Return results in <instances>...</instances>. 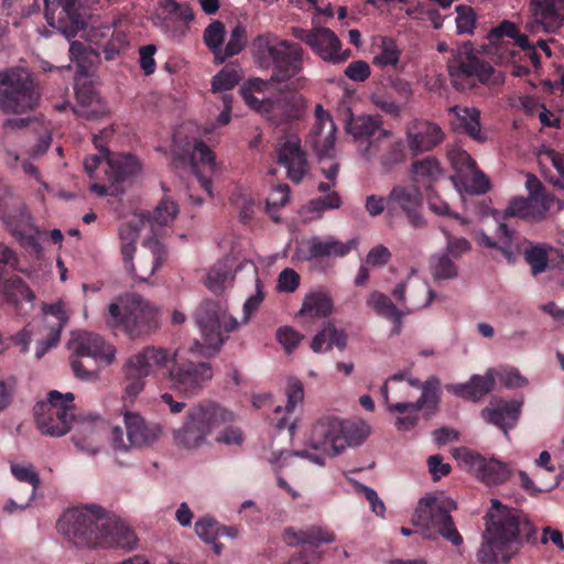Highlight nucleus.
Here are the masks:
<instances>
[{
  "label": "nucleus",
  "mask_w": 564,
  "mask_h": 564,
  "mask_svg": "<svg viewBox=\"0 0 564 564\" xmlns=\"http://www.w3.org/2000/svg\"><path fill=\"white\" fill-rule=\"evenodd\" d=\"M278 163L285 167L288 177L300 183L310 171V164L301 140L296 135L286 138L278 148Z\"/></svg>",
  "instance_id": "5701e85b"
},
{
  "label": "nucleus",
  "mask_w": 564,
  "mask_h": 564,
  "mask_svg": "<svg viewBox=\"0 0 564 564\" xmlns=\"http://www.w3.org/2000/svg\"><path fill=\"white\" fill-rule=\"evenodd\" d=\"M105 155L107 180L112 182V185H118L119 188H122V183L135 176L141 170L135 155L129 153L112 154L109 150H105Z\"/></svg>",
  "instance_id": "cd10ccee"
},
{
  "label": "nucleus",
  "mask_w": 564,
  "mask_h": 564,
  "mask_svg": "<svg viewBox=\"0 0 564 564\" xmlns=\"http://www.w3.org/2000/svg\"><path fill=\"white\" fill-rule=\"evenodd\" d=\"M552 248L546 243L530 245L524 252L523 258L530 265L531 273L536 276L543 273L549 267V252Z\"/></svg>",
  "instance_id": "c03bdc74"
},
{
  "label": "nucleus",
  "mask_w": 564,
  "mask_h": 564,
  "mask_svg": "<svg viewBox=\"0 0 564 564\" xmlns=\"http://www.w3.org/2000/svg\"><path fill=\"white\" fill-rule=\"evenodd\" d=\"M189 354L191 358H184L180 350L171 355L167 349L148 346L129 357L123 366L124 398L135 399L155 368H170L172 389L185 397L196 395L212 380L214 371L208 361L197 359L194 348H191Z\"/></svg>",
  "instance_id": "f257e3e1"
},
{
  "label": "nucleus",
  "mask_w": 564,
  "mask_h": 564,
  "mask_svg": "<svg viewBox=\"0 0 564 564\" xmlns=\"http://www.w3.org/2000/svg\"><path fill=\"white\" fill-rule=\"evenodd\" d=\"M469 380L473 386L474 395L478 401L492 391L496 383L495 369H488L484 376L474 375Z\"/></svg>",
  "instance_id": "052dcab7"
},
{
  "label": "nucleus",
  "mask_w": 564,
  "mask_h": 564,
  "mask_svg": "<svg viewBox=\"0 0 564 564\" xmlns=\"http://www.w3.org/2000/svg\"><path fill=\"white\" fill-rule=\"evenodd\" d=\"M283 538L288 545L307 544L314 547L313 550L322 544L333 543L336 540V535L332 530L319 525H311L299 531L288 528L284 530Z\"/></svg>",
  "instance_id": "f704fd0d"
},
{
  "label": "nucleus",
  "mask_w": 564,
  "mask_h": 564,
  "mask_svg": "<svg viewBox=\"0 0 564 564\" xmlns=\"http://www.w3.org/2000/svg\"><path fill=\"white\" fill-rule=\"evenodd\" d=\"M247 44V32L245 26L237 24L230 32V37L225 47L221 50L219 63H224L227 58L239 54Z\"/></svg>",
  "instance_id": "603ef678"
},
{
  "label": "nucleus",
  "mask_w": 564,
  "mask_h": 564,
  "mask_svg": "<svg viewBox=\"0 0 564 564\" xmlns=\"http://www.w3.org/2000/svg\"><path fill=\"white\" fill-rule=\"evenodd\" d=\"M496 378L508 389L522 388L528 384L527 378H524L516 368L499 371L495 370V379Z\"/></svg>",
  "instance_id": "69168bd1"
},
{
  "label": "nucleus",
  "mask_w": 564,
  "mask_h": 564,
  "mask_svg": "<svg viewBox=\"0 0 564 564\" xmlns=\"http://www.w3.org/2000/svg\"><path fill=\"white\" fill-rule=\"evenodd\" d=\"M367 304L379 315L394 324L393 333L399 334L402 325L403 314L395 307L389 296L375 291L370 294Z\"/></svg>",
  "instance_id": "37998d69"
},
{
  "label": "nucleus",
  "mask_w": 564,
  "mask_h": 564,
  "mask_svg": "<svg viewBox=\"0 0 564 564\" xmlns=\"http://www.w3.org/2000/svg\"><path fill=\"white\" fill-rule=\"evenodd\" d=\"M550 203L547 199H535L531 197L512 198L503 212V217H517L522 220L539 223L546 217Z\"/></svg>",
  "instance_id": "7c9ffc66"
},
{
  "label": "nucleus",
  "mask_w": 564,
  "mask_h": 564,
  "mask_svg": "<svg viewBox=\"0 0 564 564\" xmlns=\"http://www.w3.org/2000/svg\"><path fill=\"white\" fill-rule=\"evenodd\" d=\"M230 276L229 270L223 265L218 264L213 267L206 276V286L215 294L221 293L226 288V282Z\"/></svg>",
  "instance_id": "13d9d810"
},
{
  "label": "nucleus",
  "mask_w": 564,
  "mask_h": 564,
  "mask_svg": "<svg viewBox=\"0 0 564 564\" xmlns=\"http://www.w3.org/2000/svg\"><path fill=\"white\" fill-rule=\"evenodd\" d=\"M292 35L307 44L323 61L332 64L344 63L351 54L349 48L341 50L339 39L328 28H317L313 30L292 28Z\"/></svg>",
  "instance_id": "f3484780"
},
{
  "label": "nucleus",
  "mask_w": 564,
  "mask_h": 564,
  "mask_svg": "<svg viewBox=\"0 0 564 564\" xmlns=\"http://www.w3.org/2000/svg\"><path fill=\"white\" fill-rule=\"evenodd\" d=\"M4 223L12 236L15 237L19 241L32 247L35 250L40 248V245L33 236L31 217L25 209L21 208L14 213L8 214L4 217Z\"/></svg>",
  "instance_id": "58836bf2"
},
{
  "label": "nucleus",
  "mask_w": 564,
  "mask_h": 564,
  "mask_svg": "<svg viewBox=\"0 0 564 564\" xmlns=\"http://www.w3.org/2000/svg\"><path fill=\"white\" fill-rule=\"evenodd\" d=\"M389 219L404 218L415 229H425L427 220L423 213V193L416 184H395L388 194Z\"/></svg>",
  "instance_id": "ddd939ff"
},
{
  "label": "nucleus",
  "mask_w": 564,
  "mask_h": 564,
  "mask_svg": "<svg viewBox=\"0 0 564 564\" xmlns=\"http://www.w3.org/2000/svg\"><path fill=\"white\" fill-rule=\"evenodd\" d=\"M252 56L261 69L271 70L270 82L285 83L303 70L304 50L296 43L276 34H259L251 43Z\"/></svg>",
  "instance_id": "20e7f679"
},
{
  "label": "nucleus",
  "mask_w": 564,
  "mask_h": 564,
  "mask_svg": "<svg viewBox=\"0 0 564 564\" xmlns=\"http://www.w3.org/2000/svg\"><path fill=\"white\" fill-rule=\"evenodd\" d=\"M442 172L441 164L434 156L416 160L411 166L413 184L421 183L426 189L442 176Z\"/></svg>",
  "instance_id": "a19ab883"
},
{
  "label": "nucleus",
  "mask_w": 564,
  "mask_h": 564,
  "mask_svg": "<svg viewBox=\"0 0 564 564\" xmlns=\"http://www.w3.org/2000/svg\"><path fill=\"white\" fill-rule=\"evenodd\" d=\"M76 105L74 112L78 117L97 119L106 113V107L91 83L76 84L75 86Z\"/></svg>",
  "instance_id": "72a5a7b5"
},
{
  "label": "nucleus",
  "mask_w": 564,
  "mask_h": 564,
  "mask_svg": "<svg viewBox=\"0 0 564 564\" xmlns=\"http://www.w3.org/2000/svg\"><path fill=\"white\" fill-rule=\"evenodd\" d=\"M220 523L213 517L205 516L195 523L196 534L205 542H214L218 539Z\"/></svg>",
  "instance_id": "680f3d73"
},
{
  "label": "nucleus",
  "mask_w": 564,
  "mask_h": 564,
  "mask_svg": "<svg viewBox=\"0 0 564 564\" xmlns=\"http://www.w3.org/2000/svg\"><path fill=\"white\" fill-rule=\"evenodd\" d=\"M487 39L489 45L496 48L501 59L513 63L512 75L521 77L530 72L528 66L518 64L517 56L520 52H517L516 47L520 48L523 56L530 61L535 70L540 68V53L536 52L535 46L530 43L528 36L522 34L513 22L508 20L502 21L499 25L490 30Z\"/></svg>",
  "instance_id": "9d476101"
},
{
  "label": "nucleus",
  "mask_w": 564,
  "mask_h": 564,
  "mask_svg": "<svg viewBox=\"0 0 564 564\" xmlns=\"http://www.w3.org/2000/svg\"><path fill=\"white\" fill-rule=\"evenodd\" d=\"M272 112L269 120L280 126L293 120H299L303 113V98L294 93H281L271 98Z\"/></svg>",
  "instance_id": "473e14b6"
},
{
  "label": "nucleus",
  "mask_w": 564,
  "mask_h": 564,
  "mask_svg": "<svg viewBox=\"0 0 564 564\" xmlns=\"http://www.w3.org/2000/svg\"><path fill=\"white\" fill-rule=\"evenodd\" d=\"M456 29L458 34L473 35L477 23V14L470 6L459 4L456 7Z\"/></svg>",
  "instance_id": "5fc2aeb1"
},
{
  "label": "nucleus",
  "mask_w": 564,
  "mask_h": 564,
  "mask_svg": "<svg viewBox=\"0 0 564 564\" xmlns=\"http://www.w3.org/2000/svg\"><path fill=\"white\" fill-rule=\"evenodd\" d=\"M58 531L76 547L133 550L137 536L123 521L91 505L66 511L57 521Z\"/></svg>",
  "instance_id": "f03ea898"
},
{
  "label": "nucleus",
  "mask_w": 564,
  "mask_h": 564,
  "mask_svg": "<svg viewBox=\"0 0 564 564\" xmlns=\"http://www.w3.org/2000/svg\"><path fill=\"white\" fill-rule=\"evenodd\" d=\"M124 425L127 442L123 438L124 432L119 426L111 429V445L115 452H128L130 448H143L152 446L161 436L160 425L148 423L140 414L134 412L124 413Z\"/></svg>",
  "instance_id": "2eb2a0df"
},
{
  "label": "nucleus",
  "mask_w": 564,
  "mask_h": 564,
  "mask_svg": "<svg viewBox=\"0 0 564 564\" xmlns=\"http://www.w3.org/2000/svg\"><path fill=\"white\" fill-rule=\"evenodd\" d=\"M160 8L165 14V19L178 21L187 28L188 23L194 20V12L187 2H177L176 0H162Z\"/></svg>",
  "instance_id": "49530a36"
},
{
  "label": "nucleus",
  "mask_w": 564,
  "mask_h": 564,
  "mask_svg": "<svg viewBox=\"0 0 564 564\" xmlns=\"http://www.w3.org/2000/svg\"><path fill=\"white\" fill-rule=\"evenodd\" d=\"M334 303L330 295L325 291H316L305 295L300 316L328 317L333 313Z\"/></svg>",
  "instance_id": "ea45409f"
},
{
  "label": "nucleus",
  "mask_w": 564,
  "mask_h": 564,
  "mask_svg": "<svg viewBox=\"0 0 564 564\" xmlns=\"http://www.w3.org/2000/svg\"><path fill=\"white\" fill-rule=\"evenodd\" d=\"M405 135L413 156L434 150L445 138L442 128L437 123L424 119L411 121L406 126Z\"/></svg>",
  "instance_id": "aec40b11"
},
{
  "label": "nucleus",
  "mask_w": 564,
  "mask_h": 564,
  "mask_svg": "<svg viewBox=\"0 0 564 564\" xmlns=\"http://www.w3.org/2000/svg\"><path fill=\"white\" fill-rule=\"evenodd\" d=\"M286 405L284 409L276 406L271 423L275 425L279 431L288 429L291 435L294 434L295 420H291L294 409L297 404L302 403L304 399L303 383L297 379H290L286 387Z\"/></svg>",
  "instance_id": "c756f323"
},
{
  "label": "nucleus",
  "mask_w": 564,
  "mask_h": 564,
  "mask_svg": "<svg viewBox=\"0 0 564 564\" xmlns=\"http://www.w3.org/2000/svg\"><path fill=\"white\" fill-rule=\"evenodd\" d=\"M70 347L76 356L85 357L94 362L102 360L110 365L115 360L116 349L113 346L106 344L101 336L94 333L84 332L78 334L73 339Z\"/></svg>",
  "instance_id": "bb28decb"
},
{
  "label": "nucleus",
  "mask_w": 564,
  "mask_h": 564,
  "mask_svg": "<svg viewBox=\"0 0 564 564\" xmlns=\"http://www.w3.org/2000/svg\"><path fill=\"white\" fill-rule=\"evenodd\" d=\"M231 202L239 209L240 221L245 225L250 224L253 218L254 210H256L254 200L249 196L238 195V196H232Z\"/></svg>",
  "instance_id": "774afa93"
},
{
  "label": "nucleus",
  "mask_w": 564,
  "mask_h": 564,
  "mask_svg": "<svg viewBox=\"0 0 564 564\" xmlns=\"http://www.w3.org/2000/svg\"><path fill=\"white\" fill-rule=\"evenodd\" d=\"M446 238V251L444 253H448V257L454 259L460 258L464 253L468 252L471 249L470 242L466 238H457L454 237L448 230L445 228L441 229Z\"/></svg>",
  "instance_id": "0e129e2a"
},
{
  "label": "nucleus",
  "mask_w": 564,
  "mask_h": 564,
  "mask_svg": "<svg viewBox=\"0 0 564 564\" xmlns=\"http://www.w3.org/2000/svg\"><path fill=\"white\" fill-rule=\"evenodd\" d=\"M368 434L369 426L362 421L340 420L328 415L313 424L308 444L328 456H336L347 447L364 443Z\"/></svg>",
  "instance_id": "39448f33"
},
{
  "label": "nucleus",
  "mask_w": 564,
  "mask_h": 564,
  "mask_svg": "<svg viewBox=\"0 0 564 564\" xmlns=\"http://www.w3.org/2000/svg\"><path fill=\"white\" fill-rule=\"evenodd\" d=\"M105 322L130 338L150 334L159 327L156 308L138 294H126L111 302Z\"/></svg>",
  "instance_id": "423d86ee"
},
{
  "label": "nucleus",
  "mask_w": 564,
  "mask_h": 564,
  "mask_svg": "<svg viewBox=\"0 0 564 564\" xmlns=\"http://www.w3.org/2000/svg\"><path fill=\"white\" fill-rule=\"evenodd\" d=\"M12 475L19 480L32 486L30 490V499L34 498L36 489L40 487L41 479L33 466H24L19 464L11 465Z\"/></svg>",
  "instance_id": "bf43d9fd"
},
{
  "label": "nucleus",
  "mask_w": 564,
  "mask_h": 564,
  "mask_svg": "<svg viewBox=\"0 0 564 564\" xmlns=\"http://www.w3.org/2000/svg\"><path fill=\"white\" fill-rule=\"evenodd\" d=\"M372 104L387 115L399 117L402 104L395 98L389 87L379 88L371 95Z\"/></svg>",
  "instance_id": "09e8293b"
},
{
  "label": "nucleus",
  "mask_w": 564,
  "mask_h": 564,
  "mask_svg": "<svg viewBox=\"0 0 564 564\" xmlns=\"http://www.w3.org/2000/svg\"><path fill=\"white\" fill-rule=\"evenodd\" d=\"M234 420V414L213 401H202L186 413L183 425L174 432L177 445L198 448L216 430Z\"/></svg>",
  "instance_id": "0eeeda50"
},
{
  "label": "nucleus",
  "mask_w": 564,
  "mask_h": 564,
  "mask_svg": "<svg viewBox=\"0 0 564 564\" xmlns=\"http://www.w3.org/2000/svg\"><path fill=\"white\" fill-rule=\"evenodd\" d=\"M183 159H187L189 161L200 187L212 197V180L200 172L198 165L200 164L212 173L216 165V156L214 152L203 140L193 139V141H187L185 143L183 148Z\"/></svg>",
  "instance_id": "b1692460"
},
{
  "label": "nucleus",
  "mask_w": 564,
  "mask_h": 564,
  "mask_svg": "<svg viewBox=\"0 0 564 564\" xmlns=\"http://www.w3.org/2000/svg\"><path fill=\"white\" fill-rule=\"evenodd\" d=\"M241 79V69L237 65L225 66L212 82L213 91L232 89Z\"/></svg>",
  "instance_id": "3c124183"
},
{
  "label": "nucleus",
  "mask_w": 564,
  "mask_h": 564,
  "mask_svg": "<svg viewBox=\"0 0 564 564\" xmlns=\"http://www.w3.org/2000/svg\"><path fill=\"white\" fill-rule=\"evenodd\" d=\"M431 273L434 280H453L458 275V268L448 253L432 256L430 260Z\"/></svg>",
  "instance_id": "a18cd8bd"
},
{
  "label": "nucleus",
  "mask_w": 564,
  "mask_h": 564,
  "mask_svg": "<svg viewBox=\"0 0 564 564\" xmlns=\"http://www.w3.org/2000/svg\"><path fill=\"white\" fill-rule=\"evenodd\" d=\"M178 214V206L170 199H162L152 216V227L155 225L166 226L172 223Z\"/></svg>",
  "instance_id": "4d7b16f0"
},
{
  "label": "nucleus",
  "mask_w": 564,
  "mask_h": 564,
  "mask_svg": "<svg viewBox=\"0 0 564 564\" xmlns=\"http://www.w3.org/2000/svg\"><path fill=\"white\" fill-rule=\"evenodd\" d=\"M486 530L476 557L480 564H508L519 552L523 540L535 533L533 524L521 511L508 508L497 499L486 517Z\"/></svg>",
  "instance_id": "7ed1b4c3"
},
{
  "label": "nucleus",
  "mask_w": 564,
  "mask_h": 564,
  "mask_svg": "<svg viewBox=\"0 0 564 564\" xmlns=\"http://www.w3.org/2000/svg\"><path fill=\"white\" fill-rule=\"evenodd\" d=\"M453 130L463 132L477 141H484L480 130V111L475 107L452 106L448 108Z\"/></svg>",
  "instance_id": "c9c22d12"
},
{
  "label": "nucleus",
  "mask_w": 564,
  "mask_h": 564,
  "mask_svg": "<svg viewBox=\"0 0 564 564\" xmlns=\"http://www.w3.org/2000/svg\"><path fill=\"white\" fill-rule=\"evenodd\" d=\"M69 58L76 67V75L80 77H87L90 74V69L98 61L99 55L90 46L79 41H73L69 45Z\"/></svg>",
  "instance_id": "79ce46f5"
},
{
  "label": "nucleus",
  "mask_w": 564,
  "mask_h": 564,
  "mask_svg": "<svg viewBox=\"0 0 564 564\" xmlns=\"http://www.w3.org/2000/svg\"><path fill=\"white\" fill-rule=\"evenodd\" d=\"M440 379L435 376L430 377L422 386L421 397L415 402H397L389 405L390 412H411L419 413L424 410V416L430 417L436 413L440 403Z\"/></svg>",
  "instance_id": "a878e982"
},
{
  "label": "nucleus",
  "mask_w": 564,
  "mask_h": 564,
  "mask_svg": "<svg viewBox=\"0 0 564 564\" xmlns=\"http://www.w3.org/2000/svg\"><path fill=\"white\" fill-rule=\"evenodd\" d=\"M204 43L214 53L215 58L219 61L225 41V25L221 21H213L204 31Z\"/></svg>",
  "instance_id": "8fccbe9b"
},
{
  "label": "nucleus",
  "mask_w": 564,
  "mask_h": 564,
  "mask_svg": "<svg viewBox=\"0 0 564 564\" xmlns=\"http://www.w3.org/2000/svg\"><path fill=\"white\" fill-rule=\"evenodd\" d=\"M315 117L316 122L311 133L316 138L314 149L323 163V160L327 158L334 149L336 129L333 119L322 105H316Z\"/></svg>",
  "instance_id": "c85d7f7f"
},
{
  "label": "nucleus",
  "mask_w": 564,
  "mask_h": 564,
  "mask_svg": "<svg viewBox=\"0 0 564 564\" xmlns=\"http://www.w3.org/2000/svg\"><path fill=\"white\" fill-rule=\"evenodd\" d=\"M400 55L395 41L386 36L381 40L380 52L373 57V64L381 67L397 66Z\"/></svg>",
  "instance_id": "864d4df0"
},
{
  "label": "nucleus",
  "mask_w": 564,
  "mask_h": 564,
  "mask_svg": "<svg viewBox=\"0 0 564 564\" xmlns=\"http://www.w3.org/2000/svg\"><path fill=\"white\" fill-rule=\"evenodd\" d=\"M521 412V403L517 401H499L496 405L491 403L490 406L481 411L482 419L508 434V430L512 429L519 420Z\"/></svg>",
  "instance_id": "e433bc0d"
},
{
  "label": "nucleus",
  "mask_w": 564,
  "mask_h": 564,
  "mask_svg": "<svg viewBox=\"0 0 564 564\" xmlns=\"http://www.w3.org/2000/svg\"><path fill=\"white\" fill-rule=\"evenodd\" d=\"M448 155L453 167L459 173H469L477 167L476 161L465 150L455 149Z\"/></svg>",
  "instance_id": "338daca9"
},
{
  "label": "nucleus",
  "mask_w": 564,
  "mask_h": 564,
  "mask_svg": "<svg viewBox=\"0 0 564 564\" xmlns=\"http://www.w3.org/2000/svg\"><path fill=\"white\" fill-rule=\"evenodd\" d=\"M39 102L30 74L21 67L0 70V110L23 115L33 111Z\"/></svg>",
  "instance_id": "9b49d317"
},
{
  "label": "nucleus",
  "mask_w": 564,
  "mask_h": 564,
  "mask_svg": "<svg viewBox=\"0 0 564 564\" xmlns=\"http://www.w3.org/2000/svg\"><path fill=\"white\" fill-rule=\"evenodd\" d=\"M227 304L221 301L206 300L195 312V322L200 329L204 344L195 343L205 357L215 356L225 344L228 334L238 328L236 317L227 314Z\"/></svg>",
  "instance_id": "1a4fd4ad"
},
{
  "label": "nucleus",
  "mask_w": 564,
  "mask_h": 564,
  "mask_svg": "<svg viewBox=\"0 0 564 564\" xmlns=\"http://www.w3.org/2000/svg\"><path fill=\"white\" fill-rule=\"evenodd\" d=\"M107 422L98 414H88L76 421V430L72 436L76 447L82 451L95 454L98 452L94 443L95 436L107 429Z\"/></svg>",
  "instance_id": "2f4dec72"
},
{
  "label": "nucleus",
  "mask_w": 564,
  "mask_h": 564,
  "mask_svg": "<svg viewBox=\"0 0 564 564\" xmlns=\"http://www.w3.org/2000/svg\"><path fill=\"white\" fill-rule=\"evenodd\" d=\"M381 139L380 142H369L364 155L369 160L378 151L377 160L384 173L397 171L406 161V145L402 139Z\"/></svg>",
  "instance_id": "393cba45"
},
{
  "label": "nucleus",
  "mask_w": 564,
  "mask_h": 564,
  "mask_svg": "<svg viewBox=\"0 0 564 564\" xmlns=\"http://www.w3.org/2000/svg\"><path fill=\"white\" fill-rule=\"evenodd\" d=\"M104 134L106 135V134H108V132L105 130L101 133V135H95L94 137V143H95L96 148L99 150V154L89 155L84 161V169H85L86 173L90 177H94L95 171L100 165H105L106 166L105 150H108V149L101 144V141L104 139Z\"/></svg>",
  "instance_id": "e2e57ef3"
},
{
  "label": "nucleus",
  "mask_w": 564,
  "mask_h": 564,
  "mask_svg": "<svg viewBox=\"0 0 564 564\" xmlns=\"http://www.w3.org/2000/svg\"><path fill=\"white\" fill-rule=\"evenodd\" d=\"M69 361L76 378L85 381H91L97 378V367L93 360L72 352Z\"/></svg>",
  "instance_id": "6e6d98bb"
},
{
  "label": "nucleus",
  "mask_w": 564,
  "mask_h": 564,
  "mask_svg": "<svg viewBox=\"0 0 564 564\" xmlns=\"http://www.w3.org/2000/svg\"><path fill=\"white\" fill-rule=\"evenodd\" d=\"M346 130L357 140H368L378 132L373 142H380L381 139H388L392 135L391 131L382 128V121L379 116H357L351 113L346 123Z\"/></svg>",
  "instance_id": "4c0bfd02"
},
{
  "label": "nucleus",
  "mask_w": 564,
  "mask_h": 564,
  "mask_svg": "<svg viewBox=\"0 0 564 564\" xmlns=\"http://www.w3.org/2000/svg\"><path fill=\"white\" fill-rule=\"evenodd\" d=\"M119 238L121 242V253L123 261L126 263H130L131 270H134L131 261L135 251V242L139 239L138 226L132 223L122 224L119 227Z\"/></svg>",
  "instance_id": "de8ad7c7"
},
{
  "label": "nucleus",
  "mask_w": 564,
  "mask_h": 564,
  "mask_svg": "<svg viewBox=\"0 0 564 564\" xmlns=\"http://www.w3.org/2000/svg\"><path fill=\"white\" fill-rule=\"evenodd\" d=\"M456 503L448 498L426 497L419 501L413 517V524L421 530L422 535L435 540L438 535L455 546L463 544V536L458 532L451 516Z\"/></svg>",
  "instance_id": "6e6552de"
},
{
  "label": "nucleus",
  "mask_w": 564,
  "mask_h": 564,
  "mask_svg": "<svg viewBox=\"0 0 564 564\" xmlns=\"http://www.w3.org/2000/svg\"><path fill=\"white\" fill-rule=\"evenodd\" d=\"M18 264V257L12 249L0 243V294L7 302L19 304L21 301L32 302L35 297L33 291L20 276L7 279L11 270Z\"/></svg>",
  "instance_id": "6ab92c4d"
},
{
  "label": "nucleus",
  "mask_w": 564,
  "mask_h": 564,
  "mask_svg": "<svg viewBox=\"0 0 564 564\" xmlns=\"http://www.w3.org/2000/svg\"><path fill=\"white\" fill-rule=\"evenodd\" d=\"M358 241L350 239L346 242L336 239L334 236L324 238L313 236L305 242L304 248H300L297 254L301 259L311 261L323 258H344L352 249H356Z\"/></svg>",
  "instance_id": "4be33fe9"
},
{
  "label": "nucleus",
  "mask_w": 564,
  "mask_h": 564,
  "mask_svg": "<svg viewBox=\"0 0 564 564\" xmlns=\"http://www.w3.org/2000/svg\"><path fill=\"white\" fill-rule=\"evenodd\" d=\"M453 456L488 486L505 482L511 475L510 467L496 458L487 459L466 447L456 448Z\"/></svg>",
  "instance_id": "a211bd4d"
},
{
  "label": "nucleus",
  "mask_w": 564,
  "mask_h": 564,
  "mask_svg": "<svg viewBox=\"0 0 564 564\" xmlns=\"http://www.w3.org/2000/svg\"><path fill=\"white\" fill-rule=\"evenodd\" d=\"M530 12L532 21L527 28L531 32L555 33L564 23V0H531Z\"/></svg>",
  "instance_id": "412c9836"
},
{
  "label": "nucleus",
  "mask_w": 564,
  "mask_h": 564,
  "mask_svg": "<svg viewBox=\"0 0 564 564\" xmlns=\"http://www.w3.org/2000/svg\"><path fill=\"white\" fill-rule=\"evenodd\" d=\"M84 0H44L47 24L67 39L74 37L86 25Z\"/></svg>",
  "instance_id": "dca6fc26"
},
{
  "label": "nucleus",
  "mask_w": 564,
  "mask_h": 564,
  "mask_svg": "<svg viewBox=\"0 0 564 564\" xmlns=\"http://www.w3.org/2000/svg\"><path fill=\"white\" fill-rule=\"evenodd\" d=\"M494 70L490 63L473 53L470 44H466L448 64L451 80L457 90L470 89L476 82L489 83Z\"/></svg>",
  "instance_id": "4468645a"
},
{
  "label": "nucleus",
  "mask_w": 564,
  "mask_h": 564,
  "mask_svg": "<svg viewBox=\"0 0 564 564\" xmlns=\"http://www.w3.org/2000/svg\"><path fill=\"white\" fill-rule=\"evenodd\" d=\"M74 400L72 392L61 393L57 390H51L45 401L35 404V423L42 434L58 437L72 429L75 420Z\"/></svg>",
  "instance_id": "f8f14e48"
}]
</instances>
